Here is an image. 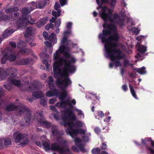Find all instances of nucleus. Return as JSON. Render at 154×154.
I'll list each match as a JSON object with an SVG mask.
<instances>
[{
	"instance_id": "nucleus-1",
	"label": "nucleus",
	"mask_w": 154,
	"mask_h": 154,
	"mask_svg": "<svg viewBox=\"0 0 154 154\" xmlns=\"http://www.w3.org/2000/svg\"><path fill=\"white\" fill-rule=\"evenodd\" d=\"M71 33L70 31L64 32V36L61 40V45L59 49L54 54L55 62L53 64L54 77L57 79L55 81L57 85L67 87L70 85L71 82L68 77L69 73H72L75 70V67L73 65L76 62V60L67 52H65L67 45H69L70 41L67 39V35Z\"/></svg>"
},
{
	"instance_id": "nucleus-2",
	"label": "nucleus",
	"mask_w": 154,
	"mask_h": 154,
	"mask_svg": "<svg viewBox=\"0 0 154 154\" xmlns=\"http://www.w3.org/2000/svg\"><path fill=\"white\" fill-rule=\"evenodd\" d=\"M103 33L99 35V38L101 39L103 43H105L104 48L106 51V57L110 58L115 64L116 67L121 66V65L119 60L124 57V54L121 50L117 48V42L119 40V35L117 33H115L107 38V35L110 34V31L103 29Z\"/></svg>"
},
{
	"instance_id": "nucleus-3",
	"label": "nucleus",
	"mask_w": 154,
	"mask_h": 154,
	"mask_svg": "<svg viewBox=\"0 0 154 154\" xmlns=\"http://www.w3.org/2000/svg\"><path fill=\"white\" fill-rule=\"evenodd\" d=\"M99 7L97 9L99 10L101 8V10L99 12L100 16L104 20L105 23L103 25L104 28H107L111 33H117L116 27V24H119L120 26H122L124 23L123 20L121 19L117 14H115L113 16L112 15L113 10L108 8V7L104 6L102 7V5H98Z\"/></svg>"
},
{
	"instance_id": "nucleus-4",
	"label": "nucleus",
	"mask_w": 154,
	"mask_h": 154,
	"mask_svg": "<svg viewBox=\"0 0 154 154\" xmlns=\"http://www.w3.org/2000/svg\"><path fill=\"white\" fill-rule=\"evenodd\" d=\"M64 122V126H67L68 128L66 130L67 133L73 137L79 134H85L86 131L82 128H75L74 122V120H76L77 118L75 114L70 109H68L64 111V116L62 118Z\"/></svg>"
},
{
	"instance_id": "nucleus-5",
	"label": "nucleus",
	"mask_w": 154,
	"mask_h": 154,
	"mask_svg": "<svg viewBox=\"0 0 154 154\" xmlns=\"http://www.w3.org/2000/svg\"><path fill=\"white\" fill-rule=\"evenodd\" d=\"M16 70L12 68H8L7 69H4L0 68V80H2L5 78L8 77L6 84L4 87L14 85L17 87L22 86L20 80L15 79L17 74Z\"/></svg>"
},
{
	"instance_id": "nucleus-6",
	"label": "nucleus",
	"mask_w": 154,
	"mask_h": 154,
	"mask_svg": "<svg viewBox=\"0 0 154 154\" xmlns=\"http://www.w3.org/2000/svg\"><path fill=\"white\" fill-rule=\"evenodd\" d=\"M27 134L21 133L19 132H15L13 134L14 140L16 143H20L19 145L24 147L29 143V140Z\"/></svg>"
},
{
	"instance_id": "nucleus-7",
	"label": "nucleus",
	"mask_w": 154,
	"mask_h": 154,
	"mask_svg": "<svg viewBox=\"0 0 154 154\" xmlns=\"http://www.w3.org/2000/svg\"><path fill=\"white\" fill-rule=\"evenodd\" d=\"M26 111L27 112L26 113V117L20 122V125L21 127H25L29 125L31 119V113L29 111L28 108L24 105L22 106V109H20L18 112L19 114H22Z\"/></svg>"
},
{
	"instance_id": "nucleus-8",
	"label": "nucleus",
	"mask_w": 154,
	"mask_h": 154,
	"mask_svg": "<svg viewBox=\"0 0 154 154\" xmlns=\"http://www.w3.org/2000/svg\"><path fill=\"white\" fill-rule=\"evenodd\" d=\"M16 58V56L12 52L11 47H8L7 48V53L1 59V63L2 64H4L8 60L10 62L13 61L15 60Z\"/></svg>"
},
{
	"instance_id": "nucleus-9",
	"label": "nucleus",
	"mask_w": 154,
	"mask_h": 154,
	"mask_svg": "<svg viewBox=\"0 0 154 154\" xmlns=\"http://www.w3.org/2000/svg\"><path fill=\"white\" fill-rule=\"evenodd\" d=\"M28 92L32 93V95L37 98H42L44 97L43 92L38 90L39 87H26Z\"/></svg>"
},
{
	"instance_id": "nucleus-10",
	"label": "nucleus",
	"mask_w": 154,
	"mask_h": 154,
	"mask_svg": "<svg viewBox=\"0 0 154 154\" xmlns=\"http://www.w3.org/2000/svg\"><path fill=\"white\" fill-rule=\"evenodd\" d=\"M60 7L59 4L57 2H56L54 5V8L55 10H57V11H53L52 14L54 16V17H52L51 19L50 20V21L51 22L54 23L57 17H59L60 15L61 12L60 9H58Z\"/></svg>"
},
{
	"instance_id": "nucleus-11",
	"label": "nucleus",
	"mask_w": 154,
	"mask_h": 154,
	"mask_svg": "<svg viewBox=\"0 0 154 154\" xmlns=\"http://www.w3.org/2000/svg\"><path fill=\"white\" fill-rule=\"evenodd\" d=\"M55 87H49L50 89L51 90V91H48L46 93L45 95L47 97H51L53 96H56L57 97L59 96L60 95V91L56 88H54Z\"/></svg>"
},
{
	"instance_id": "nucleus-12",
	"label": "nucleus",
	"mask_w": 154,
	"mask_h": 154,
	"mask_svg": "<svg viewBox=\"0 0 154 154\" xmlns=\"http://www.w3.org/2000/svg\"><path fill=\"white\" fill-rule=\"evenodd\" d=\"M27 24L26 18L23 16L22 17L20 18L16 23V25L18 29L22 26H25Z\"/></svg>"
},
{
	"instance_id": "nucleus-13",
	"label": "nucleus",
	"mask_w": 154,
	"mask_h": 154,
	"mask_svg": "<svg viewBox=\"0 0 154 154\" xmlns=\"http://www.w3.org/2000/svg\"><path fill=\"white\" fill-rule=\"evenodd\" d=\"M137 50L140 54H137V55L135 56V57L138 58L139 60H142L143 58V57H141V55H143L144 53L146 52V47L140 45L138 48Z\"/></svg>"
},
{
	"instance_id": "nucleus-14",
	"label": "nucleus",
	"mask_w": 154,
	"mask_h": 154,
	"mask_svg": "<svg viewBox=\"0 0 154 154\" xmlns=\"http://www.w3.org/2000/svg\"><path fill=\"white\" fill-rule=\"evenodd\" d=\"M64 146H60L57 143L55 142L51 144V150L53 151L63 152V148Z\"/></svg>"
},
{
	"instance_id": "nucleus-15",
	"label": "nucleus",
	"mask_w": 154,
	"mask_h": 154,
	"mask_svg": "<svg viewBox=\"0 0 154 154\" xmlns=\"http://www.w3.org/2000/svg\"><path fill=\"white\" fill-rule=\"evenodd\" d=\"M32 63L33 60L30 58L23 59L19 61V64L21 65L32 64Z\"/></svg>"
},
{
	"instance_id": "nucleus-16",
	"label": "nucleus",
	"mask_w": 154,
	"mask_h": 154,
	"mask_svg": "<svg viewBox=\"0 0 154 154\" xmlns=\"http://www.w3.org/2000/svg\"><path fill=\"white\" fill-rule=\"evenodd\" d=\"M18 109V106L13 104H9L7 105L5 108V110L8 112L17 110Z\"/></svg>"
},
{
	"instance_id": "nucleus-17",
	"label": "nucleus",
	"mask_w": 154,
	"mask_h": 154,
	"mask_svg": "<svg viewBox=\"0 0 154 154\" xmlns=\"http://www.w3.org/2000/svg\"><path fill=\"white\" fill-rule=\"evenodd\" d=\"M23 44V42H21V43L18 45L17 47L20 48V52L23 54H28L30 51V50L28 49L22 48L21 46Z\"/></svg>"
},
{
	"instance_id": "nucleus-18",
	"label": "nucleus",
	"mask_w": 154,
	"mask_h": 154,
	"mask_svg": "<svg viewBox=\"0 0 154 154\" xmlns=\"http://www.w3.org/2000/svg\"><path fill=\"white\" fill-rule=\"evenodd\" d=\"M38 121L40 126L43 127L48 128L51 126V123L48 121L41 119L38 120Z\"/></svg>"
},
{
	"instance_id": "nucleus-19",
	"label": "nucleus",
	"mask_w": 154,
	"mask_h": 154,
	"mask_svg": "<svg viewBox=\"0 0 154 154\" xmlns=\"http://www.w3.org/2000/svg\"><path fill=\"white\" fill-rule=\"evenodd\" d=\"M60 88H61L62 91L61 93L60 92V95L58 97L61 100H64L67 96V93L66 91L63 88L64 87ZM64 88H66L67 87Z\"/></svg>"
},
{
	"instance_id": "nucleus-20",
	"label": "nucleus",
	"mask_w": 154,
	"mask_h": 154,
	"mask_svg": "<svg viewBox=\"0 0 154 154\" xmlns=\"http://www.w3.org/2000/svg\"><path fill=\"white\" fill-rule=\"evenodd\" d=\"M15 30L10 28H8L5 30L2 34V36L3 38H6L8 36L11 35L14 32Z\"/></svg>"
},
{
	"instance_id": "nucleus-21",
	"label": "nucleus",
	"mask_w": 154,
	"mask_h": 154,
	"mask_svg": "<svg viewBox=\"0 0 154 154\" xmlns=\"http://www.w3.org/2000/svg\"><path fill=\"white\" fill-rule=\"evenodd\" d=\"M51 134L53 136L58 137L62 135L55 127H53L51 129Z\"/></svg>"
},
{
	"instance_id": "nucleus-22",
	"label": "nucleus",
	"mask_w": 154,
	"mask_h": 154,
	"mask_svg": "<svg viewBox=\"0 0 154 154\" xmlns=\"http://www.w3.org/2000/svg\"><path fill=\"white\" fill-rule=\"evenodd\" d=\"M56 141L58 142L60 145H61L62 144H63V145L62 146H64V148L66 147L65 146L66 145V141L64 140L62 137H60V136H59L57 137Z\"/></svg>"
},
{
	"instance_id": "nucleus-23",
	"label": "nucleus",
	"mask_w": 154,
	"mask_h": 154,
	"mask_svg": "<svg viewBox=\"0 0 154 154\" xmlns=\"http://www.w3.org/2000/svg\"><path fill=\"white\" fill-rule=\"evenodd\" d=\"M33 29L32 27L27 28L26 29V32L24 34L26 38H28L30 36L32 33Z\"/></svg>"
},
{
	"instance_id": "nucleus-24",
	"label": "nucleus",
	"mask_w": 154,
	"mask_h": 154,
	"mask_svg": "<svg viewBox=\"0 0 154 154\" xmlns=\"http://www.w3.org/2000/svg\"><path fill=\"white\" fill-rule=\"evenodd\" d=\"M42 145L45 151L51 150V145L48 142L45 141H43Z\"/></svg>"
},
{
	"instance_id": "nucleus-25",
	"label": "nucleus",
	"mask_w": 154,
	"mask_h": 154,
	"mask_svg": "<svg viewBox=\"0 0 154 154\" xmlns=\"http://www.w3.org/2000/svg\"><path fill=\"white\" fill-rule=\"evenodd\" d=\"M31 11H32V10H31L30 8L29 7L24 8L22 10L23 16L25 17V15L30 13Z\"/></svg>"
},
{
	"instance_id": "nucleus-26",
	"label": "nucleus",
	"mask_w": 154,
	"mask_h": 154,
	"mask_svg": "<svg viewBox=\"0 0 154 154\" xmlns=\"http://www.w3.org/2000/svg\"><path fill=\"white\" fill-rule=\"evenodd\" d=\"M46 22V19L43 18L40 20L39 21L36 23L37 26L38 27H40L44 25Z\"/></svg>"
},
{
	"instance_id": "nucleus-27",
	"label": "nucleus",
	"mask_w": 154,
	"mask_h": 154,
	"mask_svg": "<svg viewBox=\"0 0 154 154\" xmlns=\"http://www.w3.org/2000/svg\"><path fill=\"white\" fill-rule=\"evenodd\" d=\"M146 68L144 66H143L140 68H135L134 69L136 70V71L138 73L141 74H145L146 73V71L145 70Z\"/></svg>"
},
{
	"instance_id": "nucleus-28",
	"label": "nucleus",
	"mask_w": 154,
	"mask_h": 154,
	"mask_svg": "<svg viewBox=\"0 0 154 154\" xmlns=\"http://www.w3.org/2000/svg\"><path fill=\"white\" fill-rule=\"evenodd\" d=\"M4 144L5 146L11 145L12 144V141L11 139L9 138H5Z\"/></svg>"
},
{
	"instance_id": "nucleus-29",
	"label": "nucleus",
	"mask_w": 154,
	"mask_h": 154,
	"mask_svg": "<svg viewBox=\"0 0 154 154\" xmlns=\"http://www.w3.org/2000/svg\"><path fill=\"white\" fill-rule=\"evenodd\" d=\"M108 2L107 3H109L110 6L112 9L114 8L115 6L116 3V0H108Z\"/></svg>"
},
{
	"instance_id": "nucleus-30",
	"label": "nucleus",
	"mask_w": 154,
	"mask_h": 154,
	"mask_svg": "<svg viewBox=\"0 0 154 154\" xmlns=\"http://www.w3.org/2000/svg\"><path fill=\"white\" fill-rule=\"evenodd\" d=\"M18 10L19 8H18L15 7L10 8L7 9L5 10V12L7 13H10L14 11H17Z\"/></svg>"
},
{
	"instance_id": "nucleus-31",
	"label": "nucleus",
	"mask_w": 154,
	"mask_h": 154,
	"mask_svg": "<svg viewBox=\"0 0 154 154\" xmlns=\"http://www.w3.org/2000/svg\"><path fill=\"white\" fill-rule=\"evenodd\" d=\"M29 5L30 6L29 7L30 8L31 10H32V11L37 8V4L35 2H32L29 4Z\"/></svg>"
},
{
	"instance_id": "nucleus-32",
	"label": "nucleus",
	"mask_w": 154,
	"mask_h": 154,
	"mask_svg": "<svg viewBox=\"0 0 154 154\" xmlns=\"http://www.w3.org/2000/svg\"><path fill=\"white\" fill-rule=\"evenodd\" d=\"M54 82V80L51 76H50L48 78V87H54L53 82Z\"/></svg>"
},
{
	"instance_id": "nucleus-33",
	"label": "nucleus",
	"mask_w": 154,
	"mask_h": 154,
	"mask_svg": "<svg viewBox=\"0 0 154 154\" xmlns=\"http://www.w3.org/2000/svg\"><path fill=\"white\" fill-rule=\"evenodd\" d=\"M130 90L131 91V93L132 96L135 99L138 100V98H137L136 94V92L134 89L133 88L134 87H130Z\"/></svg>"
},
{
	"instance_id": "nucleus-34",
	"label": "nucleus",
	"mask_w": 154,
	"mask_h": 154,
	"mask_svg": "<svg viewBox=\"0 0 154 154\" xmlns=\"http://www.w3.org/2000/svg\"><path fill=\"white\" fill-rule=\"evenodd\" d=\"M92 153L93 154H100V149L98 147L93 149L91 150Z\"/></svg>"
},
{
	"instance_id": "nucleus-35",
	"label": "nucleus",
	"mask_w": 154,
	"mask_h": 154,
	"mask_svg": "<svg viewBox=\"0 0 154 154\" xmlns=\"http://www.w3.org/2000/svg\"><path fill=\"white\" fill-rule=\"evenodd\" d=\"M69 100H67L66 101L64 100H61V101L60 102L61 105V108H64L67 105V102H68Z\"/></svg>"
},
{
	"instance_id": "nucleus-36",
	"label": "nucleus",
	"mask_w": 154,
	"mask_h": 154,
	"mask_svg": "<svg viewBox=\"0 0 154 154\" xmlns=\"http://www.w3.org/2000/svg\"><path fill=\"white\" fill-rule=\"evenodd\" d=\"M46 4L45 1L41 0L38 4V8H42Z\"/></svg>"
},
{
	"instance_id": "nucleus-37",
	"label": "nucleus",
	"mask_w": 154,
	"mask_h": 154,
	"mask_svg": "<svg viewBox=\"0 0 154 154\" xmlns=\"http://www.w3.org/2000/svg\"><path fill=\"white\" fill-rule=\"evenodd\" d=\"M75 121H76L75 123H74L75 126L80 128L82 127L83 125L81 121L77 120V119Z\"/></svg>"
},
{
	"instance_id": "nucleus-38",
	"label": "nucleus",
	"mask_w": 154,
	"mask_h": 154,
	"mask_svg": "<svg viewBox=\"0 0 154 154\" xmlns=\"http://www.w3.org/2000/svg\"><path fill=\"white\" fill-rule=\"evenodd\" d=\"M40 103L41 105L44 106H46L47 105L46 101L44 99H41L40 100Z\"/></svg>"
},
{
	"instance_id": "nucleus-39",
	"label": "nucleus",
	"mask_w": 154,
	"mask_h": 154,
	"mask_svg": "<svg viewBox=\"0 0 154 154\" xmlns=\"http://www.w3.org/2000/svg\"><path fill=\"white\" fill-rule=\"evenodd\" d=\"M33 87H42V85L39 81H34L33 83Z\"/></svg>"
},
{
	"instance_id": "nucleus-40",
	"label": "nucleus",
	"mask_w": 154,
	"mask_h": 154,
	"mask_svg": "<svg viewBox=\"0 0 154 154\" xmlns=\"http://www.w3.org/2000/svg\"><path fill=\"white\" fill-rule=\"evenodd\" d=\"M56 34L54 33H51L48 36L47 40L51 41L53 40L54 38L55 37Z\"/></svg>"
},
{
	"instance_id": "nucleus-41",
	"label": "nucleus",
	"mask_w": 154,
	"mask_h": 154,
	"mask_svg": "<svg viewBox=\"0 0 154 154\" xmlns=\"http://www.w3.org/2000/svg\"><path fill=\"white\" fill-rule=\"evenodd\" d=\"M33 39L31 38L27 39V42L29 43V45L31 46V47L35 46L36 45V44L35 43H32Z\"/></svg>"
},
{
	"instance_id": "nucleus-42",
	"label": "nucleus",
	"mask_w": 154,
	"mask_h": 154,
	"mask_svg": "<svg viewBox=\"0 0 154 154\" xmlns=\"http://www.w3.org/2000/svg\"><path fill=\"white\" fill-rule=\"evenodd\" d=\"M63 152H59L61 153L60 154H65V153L67 152H69L70 150L68 147H66L65 148H63Z\"/></svg>"
},
{
	"instance_id": "nucleus-43",
	"label": "nucleus",
	"mask_w": 154,
	"mask_h": 154,
	"mask_svg": "<svg viewBox=\"0 0 154 154\" xmlns=\"http://www.w3.org/2000/svg\"><path fill=\"white\" fill-rule=\"evenodd\" d=\"M30 20L32 21V22H29L27 20V24L29 23L32 25L34 24L36 25V24H35L34 23L35 21L36 20L35 19L31 17H30Z\"/></svg>"
},
{
	"instance_id": "nucleus-44",
	"label": "nucleus",
	"mask_w": 154,
	"mask_h": 154,
	"mask_svg": "<svg viewBox=\"0 0 154 154\" xmlns=\"http://www.w3.org/2000/svg\"><path fill=\"white\" fill-rule=\"evenodd\" d=\"M61 23V20L60 19H58L56 22L55 24V27H59Z\"/></svg>"
},
{
	"instance_id": "nucleus-45",
	"label": "nucleus",
	"mask_w": 154,
	"mask_h": 154,
	"mask_svg": "<svg viewBox=\"0 0 154 154\" xmlns=\"http://www.w3.org/2000/svg\"><path fill=\"white\" fill-rule=\"evenodd\" d=\"M78 146L81 151L83 152H85V149L84 146L82 145L81 144H80L79 145H78Z\"/></svg>"
},
{
	"instance_id": "nucleus-46",
	"label": "nucleus",
	"mask_w": 154,
	"mask_h": 154,
	"mask_svg": "<svg viewBox=\"0 0 154 154\" xmlns=\"http://www.w3.org/2000/svg\"><path fill=\"white\" fill-rule=\"evenodd\" d=\"M67 103L68 104L67 105H69V108L66 109V110L68 109H70L71 111H72H72L71 109L73 107V106L72 104L70 103V101L69 100H68V102H67ZM65 111H66V110Z\"/></svg>"
},
{
	"instance_id": "nucleus-47",
	"label": "nucleus",
	"mask_w": 154,
	"mask_h": 154,
	"mask_svg": "<svg viewBox=\"0 0 154 154\" xmlns=\"http://www.w3.org/2000/svg\"><path fill=\"white\" fill-rule=\"evenodd\" d=\"M107 147V145L105 143H102V145L101 146V148L103 150H105L106 149Z\"/></svg>"
},
{
	"instance_id": "nucleus-48",
	"label": "nucleus",
	"mask_w": 154,
	"mask_h": 154,
	"mask_svg": "<svg viewBox=\"0 0 154 154\" xmlns=\"http://www.w3.org/2000/svg\"><path fill=\"white\" fill-rule=\"evenodd\" d=\"M75 144L77 145V143H80V144H81V139L79 138H76L75 139Z\"/></svg>"
},
{
	"instance_id": "nucleus-49",
	"label": "nucleus",
	"mask_w": 154,
	"mask_h": 154,
	"mask_svg": "<svg viewBox=\"0 0 154 154\" xmlns=\"http://www.w3.org/2000/svg\"><path fill=\"white\" fill-rule=\"evenodd\" d=\"M60 3L62 6L66 4V0H60Z\"/></svg>"
},
{
	"instance_id": "nucleus-50",
	"label": "nucleus",
	"mask_w": 154,
	"mask_h": 154,
	"mask_svg": "<svg viewBox=\"0 0 154 154\" xmlns=\"http://www.w3.org/2000/svg\"><path fill=\"white\" fill-rule=\"evenodd\" d=\"M50 108L54 112H57V109L56 108L55 106H54L51 105L50 106Z\"/></svg>"
},
{
	"instance_id": "nucleus-51",
	"label": "nucleus",
	"mask_w": 154,
	"mask_h": 154,
	"mask_svg": "<svg viewBox=\"0 0 154 154\" xmlns=\"http://www.w3.org/2000/svg\"><path fill=\"white\" fill-rule=\"evenodd\" d=\"M48 33L46 32H44L43 33V37L46 39H47L48 37Z\"/></svg>"
},
{
	"instance_id": "nucleus-52",
	"label": "nucleus",
	"mask_w": 154,
	"mask_h": 154,
	"mask_svg": "<svg viewBox=\"0 0 154 154\" xmlns=\"http://www.w3.org/2000/svg\"><path fill=\"white\" fill-rule=\"evenodd\" d=\"M146 149H148L150 150V153L151 154H154V150L152 149L151 147L146 146Z\"/></svg>"
},
{
	"instance_id": "nucleus-53",
	"label": "nucleus",
	"mask_w": 154,
	"mask_h": 154,
	"mask_svg": "<svg viewBox=\"0 0 154 154\" xmlns=\"http://www.w3.org/2000/svg\"><path fill=\"white\" fill-rule=\"evenodd\" d=\"M94 131L97 134L99 133L101 131V130L98 127H95L94 129Z\"/></svg>"
},
{
	"instance_id": "nucleus-54",
	"label": "nucleus",
	"mask_w": 154,
	"mask_h": 154,
	"mask_svg": "<svg viewBox=\"0 0 154 154\" xmlns=\"http://www.w3.org/2000/svg\"><path fill=\"white\" fill-rule=\"evenodd\" d=\"M56 101V100L55 98H52L50 99L49 101V103L50 104H53Z\"/></svg>"
},
{
	"instance_id": "nucleus-55",
	"label": "nucleus",
	"mask_w": 154,
	"mask_h": 154,
	"mask_svg": "<svg viewBox=\"0 0 154 154\" xmlns=\"http://www.w3.org/2000/svg\"><path fill=\"white\" fill-rule=\"evenodd\" d=\"M71 149L74 152H78L79 150L78 148L75 146H72L71 147Z\"/></svg>"
},
{
	"instance_id": "nucleus-56",
	"label": "nucleus",
	"mask_w": 154,
	"mask_h": 154,
	"mask_svg": "<svg viewBox=\"0 0 154 154\" xmlns=\"http://www.w3.org/2000/svg\"><path fill=\"white\" fill-rule=\"evenodd\" d=\"M98 115L100 118H103L104 116V113L103 111H100L98 112Z\"/></svg>"
},
{
	"instance_id": "nucleus-57",
	"label": "nucleus",
	"mask_w": 154,
	"mask_h": 154,
	"mask_svg": "<svg viewBox=\"0 0 154 154\" xmlns=\"http://www.w3.org/2000/svg\"><path fill=\"white\" fill-rule=\"evenodd\" d=\"M129 65L128 61L127 59L124 60V65L125 66H128Z\"/></svg>"
},
{
	"instance_id": "nucleus-58",
	"label": "nucleus",
	"mask_w": 154,
	"mask_h": 154,
	"mask_svg": "<svg viewBox=\"0 0 154 154\" xmlns=\"http://www.w3.org/2000/svg\"><path fill=\"white\" fill-rule=\"evenodd\" d=\"M10 44L13 48H15L16 46V43L13 42H10Z\"/></svg>"
},
{
	"instance_id": "nucleus-59",
	"label": "nucleus",
	"mask_w": 154,
	"mask_h": 154,
	"mask_svg": "<svg viewBox=\"0 0 154 154\" xmlns=\"http://www.w3.org/2000/svg\"><path fill=\"white\" fill-rule=\"evenodd\" d=\"M6 100H2L1 101V102H0V106H4L6 104Z\"/></svg>"
},
{
	"instance_id": "nucleus-60",
	"label": "nucleus",
	"mask_w": 154,
	"mask_h": 154,
	"mask_svg": "<svg viewBox=\"0 0 154 154\" xmlns=\"http://www.w3.org/2000/svg\"><path fill=\"white\" fill-rule=\"evenodd\" d=\"M44 44L46 45L47 47H50L51 46V44L50 42L48 41H45L44 42Z\"/></svg>"
},
{
	"instance_id": "nucleus-61",
	"label": "nucleus",
	"mask_w": 154,
	"mask_h": 154,
	"mask_svg": "<svg viewBox=\"0 0 154 154\" xmlns=\"http://www.w3.org/2000/svg\"><path fill=\"white\" fill-rule=\"evenodd\" d=\"M72 25V23L70 22H69L67 23L66 24V27L68 29H70L71 28V26Z\"/></svg>"
},
{
	"instance_id": "nucleus-62",
	"label": "nucleus",
	"mask_w": 154,
	"mask_h": 154,
	"mask_svg": "<svg viewBox=\"0 0 154 154\" xmlns=\"http://www.w3.org/2000/svg\"><path fill=\"white\" fill-rule=\"evenodd\" d=\"M90 94L91 95H94V96L96 100L98 99V100H99V99L98 98V97L96 95V94H95L94 93V94L92 93H90Z\"/></svg>"
},
{
	"instance_id": "nucleus-63",
	"label": "nucleus",
	"mask_w": 154,
	"mask_h": 154,
	"mask_svg": "<svg viewBox=\"0 0 154 154\" xmlns=\"http://www.w3.org/2000/svg\"><path fill=\"white\" fill-rule=\"evenodd\" d=\"M145 139V140L146 141L150 142H151L152 140V139L151 137H148V138H146Z\"/></svg>"
},
{
	"instance_id": "nucleus-64",
	"label": "nucleus",
	"mask_w": 154,
	"mask_h": 154,
	"mask_svg": "<svg viewBox=\"0 0 154 154\" xmlns=\"http://www.w3.org/2000/svg\"><path fill=\"white\" fill-rule=\"evenodd\" d=\"M55 106L57 107L61 108V105L60 104V102L57 103L55 104Z\"/></svg>"
}]
</instances>
